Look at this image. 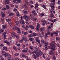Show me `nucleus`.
Masks as SVG:
<instances>
[{"label": "nucleus", "mask_w": 60, "mask_h": 60, "mask_svg": "<svg viewBox=\"0 0 60 60\" xmlns=\"http://www.w3.org/2000/svg\"><path fill=\"white\" fill-rule=\"evenodd\" d=\"M42 54L43 53L41 52V51L40 50H39V51L38 52V54H37V56L39 57V56H41Z\"/></svg>", "instance_id": "3"}, {"label": "nucleus", "mask_w": 60, "mask_h": 60, "mask_svg": "<svg viewBox=\"0 0 60 60\" xmlns=\"http://www.w3.org/2000/svg\"><path fill=\"white\" fill-rule=\"evenodd\" d=\"M34 52L35 54H36L37 55H37L38 54V52H37L36 51H34Z\"/></svg>", "instance_id": "43"}, {"label": "nucleus", "mask_w": 60, "mask_h": 60, "mask_svg": "<svg viewBox=\"0 0 60 60\" xmlns=\"http://www.w3.org/2000/svg\"><path fill=\"white\" fill-rule=\"evenodd\" d=\"M53 34H54V32H53L52 33H51V36H52V37H53Z\"/></svg>", "instance_id": "63"}, {"label": "nucleus", "mask_w": 60, "mask_h": 60, "mask_svg": "<svg viewBox=\"0 0 60 60\" xmlns=\"http://www.w3.org/2000/svg\"><path fill=\"white\" fill-rule=\"evenodd\" d=\"M56 41H59L60 40V39L59 38L57 37H56Z\"/></svg>", "instance_id": "42"}, {"label": "nucleus", "mask_w": 60, "mask_h": 60, "mask_svg": "<svg viewBox=\"0 0 60 60\" xmlns=\"http://www.w3.org/2000/svg\"><path fill=\"white\" fill-rule=\"evenodd\" d=\"M56 21V19H54V20H52V22H53V23H54Z\"/></svg>", "instance_id": "33"}, {"label": "nucleus", "mask_w": 60, "mask_h": 60, "mask_svg": "<svg viewBox=\"0 0 60 60\" xmlns=\"http://www.w3.org/2000/svg\"><path fill=\"white\" fill-rule=\"evenodd\" d=\"M50 49H52L51 51H55V47H51L50 48Z\"/></svg>", "instance_id": "19"}, {"label": "nucleus", "mask_w": 60, "mask_h": 60, "mask_svg": "<svg viewBox=\"0 0 60 60\" xmlns=\"http://www.w3.org/2000/svg\"><path fill=\"white\" fill-rule=\"evenodd\" d=\"M24 13H25V14H27V13H28V12L26 11H25Z\"/></svg>", "instance_id": "48"}, {"label": "nucleus", "mask_w": 60, "mask_h": 60, "mask_svg": "<svg viewBox=\"0 0 60 60\" xmlns=\"http://www.w3.org/2000/svg\"><path fill=\"white\" fill-rule=\"evenodd\" d=\"M3 49L4 50H6L7 49V48L6 47H4L3 48Z\"/></svg>", "instance_id": "25"}, {"label": "nucleus", "mask_w": 60, "mask_h": 60, "mask_svg": "<svg viewBox=\"0 0 60 60\" xmlns=\"http://www.w3.org/2000/svg\"><path fill=\"white\" fill-rule=\"evenodd\" d=\"M30 27L32 29H34V26H33V25H30Z\"/></svg>", "instance_id": "21"}, {"label": "nucleus", "mask_w": 60, "mask_h": 60, "mask_svg": "<svg viewBox=\"0 0 60 60\" xmlns=\"http://www.w3.org/2000/svg\"><path fill=\"white\" fill-rule=\"evenodd\" d=\"M9 16L11 17V16H13L14 15V14L13 13H11L10 14H9Z\"/></svg>", "instance_id": "28"}, {"label": "nucleus", "mask_w": 60, "mask_h": 60, "mask_svg": "<svg viewBox=\"0 0 60 60\" xmlns=\"http://www.w3.org/2000/svg\"><path fill=\"white\" fill-rule=\"evenodd\" d=\"M6 8L7 9H8V10L10 9V7L9 6V5H6Z\"/></svg>", "instance_id": "26"}, {"label": "nucleus", "mask_w": 60, "mask_h": 60, "mask_svg": "<svg viewBox=\"0 0 60 60\" xmlns=\"http://www.w3.org/2000/svg\"><path fill=\"white\" fill-rule=\"evenodd\" d=\"M41 32L42 34H44V33L43 32V31H41Z\"/></svg>", "instance_id": "60"}, {"label": "nucleus", "mask_w": 60, "mask_h": 60, "mask_svg": "<svg viewBox=\"0 0 60 60\" xmlns=\"http://www.w3.org/2000/svg\"><path fill=\"white\" fill-rule=\"evenodd\" d=\"M19 59V58L17 57L15 59V60H21V59Z\"/></svg>", "instance_id": "49"}, {"label": "nucleus", "mask_w": 60, "mask_h": 60, "mask_svg": "<svg viewBox=\"0 0 60 60\" xmlns=\"http://www.w3.org/2000/svg\"><path fill=\"white\" fill-rule=\"evenodd\" d=\"M4 43H6L8 44H9V42L8 41L5 40H4Z\"/></svg>", "instance_id": "17"}, {"label": "nucleus", "mask_w": 60, "mask_h": 60, "mask_svg": "<svg viewBox=\"0 0 60 60\" xmlns=\"http://www.w3.org/2000/svg\"><path fill=\"white\" fill-rule=\"evenodd\" d=\"M17 45L18 47H19V46H20V44H17Z\"/></svg>", "instance_id": "61"}, {"label": "nucleus", "mask_w": 60, "mask_h": 60, "mask_svg": "<svg viewBox=\"0 0 60 60\" xmlns=\"http://www.w3.org/2000/svg\"><path fill=\"white\" fill-rule=\"evenodd\" d=\"M1 14L2 15L1 16L2 18H4L5 16V14L4 13H3V12L1 13Z\"/></svg>", "instance_id": "14"}, {"label": "nucleus", "mask_w": 60, "mask_h": 60, "mask_svg": "<svg viewBox=\"0 0 60 60\" xmlns=\"http://www.w3.org/2000/svg\"><path fill=\"white\" fill-rule=\"evenodd\" d=\"M17 9L15 8L14 9L13 11H17Z\"/></svg>", "instance_id": "64"}, {"label": "nucleus", "mask_w": 60, "mask_h": 60, "mask_svg": "<svg viewBox=\"0 0 60 60\" xmlns=\"http://www.w3.org/2000/svg\"><path fill=\"white\" fill-rule=\"evenodd\" d=\"M36 28L37 30H38V31H39V27H38V26H37L36 27Z\"/></svg>", "instance_id": "53"}, {"label": "nucleus", "mask_w": 60, "mask_h": 60, "mask_svg": "<svg viewBox=\"0 0 60 60\" xmlns=\"http://www.w3.org/2000/svg\"><path fill=\"white\" fill-rule=\"evenodd\" d=\"M11 36H12V37L13 38H15V37H16V38H17L18 39V38H19V37L18 36L15 35L14 33H13L11 34Z\"/></svg>", "instance_id": "4"}, {"label": "nucleus", "mask_w": 60, "mask_h": 60, "mask_svg": "<svg viewBox=\"0 0 60 60\" xmlns=\"http://www.w3.org/2000/svg\"><path fill=\"white\" fill-rule=\"evenodd\" d=\"M36 41L37 42H38V43H40L41 41H40L38 40H36Z\"/></svg>", "instance_id": "54"}, {"label": "nucleus", "mask_w": 60, "mask_h": 60, "mask_svg": "<svg viewBox=\"0 0 60 60\" xmlns=\"http://www.w3.org/2000/svg\"><path fill=\"white\" fill-rule=\"evenodd\" d=\"M32 34L33 36H36L37 35L35 33H33Z\"/></svg>", "instance_id": "31"}, {"label": "nucleus", "mask_w": 60, "mask_h": 60, "mask_svg": "<svg viewBox=\"0 0 60 60\" xmlns=\"http://www.w3.org/2000/svg\"><path fill=\"white\" fill-rule=\"evenodd\" d=\"M17 1L16 2L17 3H21V0H17Z\"/></svg>", "instance_id": "36"}, {"label": "nucleus", "mask_w": 60, "mask_h": 60, "mask_svg": "<svg viewBox=\"0 0 60 60\" xmlns=\"http://www.w3.org/2000/svg\"><path fill=\"white\" fill-rule=\"evenodd\" d=\"M20 18L21 19L19 21L20 24H21V25H23L25 24V22H24V20L22 19H23V17H22V16H21Z\"/></svg>", "instance_id": "1"}, {"label": "nucleus", "mask_w": 60, "mask_h": 60, "mask_svg": "<svg viewBox=\"0 0 60 60\" xmlns=\"http://www.w3.org/2000/svg\"><path fill=\"white\" fill-rule=\"evenodd\" d=\"M51 2L52 3H55V0H52L51 1Z\"/></svg>", "instance_id": "57"}, {"label": "nucleus", "mask_w": 60, "mask_h": 60, "mask_svg": "<svg viewBox=\"0 0 60 60\" xmlns=\"http://www.w3.org/2000/svg\"><path fill=\"white\" fill-rule=\"evenodd\" d=\"M29 40L30 41H33V40H34V38H29Z\"/></svg>", "instance_id": "37"}, {"label": "nucleus", "mask_w": 60, "mask_h": 60, "mask_svg": "<svg viewBox=\"0 0 60 60\" xmlns=\"http://www.w3.org/2000/svg\"><path fill=\"white\" fill-rule=\"evenodd\" d=\"M16 30H17V33H18L19 34H21V32H20V29L17 27Z\"/></svg>", "instance_id": "11"}, {"label": "nucleus", "mask_w": 60, "mask_h": 60, "mask_svg": "<svg viewBox=\"0 0 60 60\" xmlns=\"http://www.w3.org/2000/svg\"><path fill=\"white\" fill-rule=\"evenodd\" d=\"M55 44H56V43L55 42H54L53 43V44H52V43H50V46H49V48H50L51 47H54L55 46Z\"/></svg>", "instance_id": "5"}, {"label": "nucleus", "mask_w": 60, "mask_h": 60, "mask_svg": "<svg viewBox=\"0 0 60 60\" xmlns=\"http://www.w3.org/2000/svg\"><path fill=\"white\" fill-rule=\"evenodd\" d=\"M38 35L40 37V38H41V39L43 37V36H42L40 34H39Z\"/></svg>", "instance_id": "32"}, {"label": "nucleus", "mask_w": 60, "mask_h": 60, "mask_svg": "<svg viewBox=\"0 0 60 60\" xmlns=\"http://www.w3.org/2000/svg\"><path fill=\"white\" fill-rule=\"evenodd\" d=\"M8 57L9 58V59H11V56L10 55V54H8Z\"/></svg>", "instance_id": "23"}, {"label": "nucleus", "mask_w": 60, "mask_h": 60, "mask_svg": "<svg viewBox=\"0 0 60 60\" xmlns=\"http://www.w3.org/2000/svg\"><path fill=\"white\" fill-rule=\"evenodd\" d=\"M28 33V32H25L24 33V35H26L27 34V33Z\"/></svg>", "instance_id": "45"}, {"label": "nucleus", "mask_w": 60, "mask_h": 60, "mask_svg": "<svg viewBox=\"0 0 60 60\" xmlns=\"http://www.w3.org/2000/svg\"><path fill=\"white\" fill-rule=\"evenodd\" d=\"M23 18L24 19H30V17L28 15H24L23 16Z\"/></svg>", "instance_id": "6"}, {"label": "nucleus", "mask_w": 60, "mask_h": 60, "mask_svg": "<svg viewBox=\"0 0 60 60\" xmlns=\"http://www.w3.org/2000/svg\"><path fill=\"white\" fill-rule=\"evenodd\" d=\"M9 25L10 26H11V25H12V23H11V22H9L8 23Z\"/></svg>", "instance_id": "55"}, {"label": "nucleus", "mask_w": 60, "mask_h": 60, "mask_svg": "<svg viewBox=\"0 0 60 60\" xmlns=\"http://www.w3.org/2000/svg\"><path fill=\"white\" fill-rule=\"evenodd\" d=\"M41 6L42 7H43V8L44 9H46V7H45V6H44V5H42Z\"/></svg>", "instance_id": "47"}, {"label": "nucleus", "mask_w": 60, "mask_h": 60, "mask_svg": "<svg viewBox=\"0 0 60 60\" xmlns=\"http://www.w3.org/2000/svg\"><path fill=\"white\" fill-rule=\"evenodd\" d=\"M44 29V28H41L40 29V31H43V30Z\"/></svg>", "instance_id": "39"}, {"label": "nucleus", "mask_w": 60, "mask_h": 60, "mask_svg": "<svg viewBox=\"0 0 60 60\" xmlns=\"http://www.w3.org/2000/svg\"><path fill=\"white\" fill-rule=\"evenodd\" d=\"M36 20H37V19L36 18H34V19L33 21L34 22Z\"/></svg>", "instance_id": "62"}, {"label": "nucleus", "mask_w": 60, "mask_h": 60, "mask_svg": "<svg viewBox=\"0 0 60 60\" xmlns=\"http://www.w3.org/2000/svg\"><path fill=\"white\" fill-rule=\"evenodd\" d=\"M19 53H17L15 54V56H19Z\"/></svg>", "instance_id": "34"}, {"label": "nucleus", "mask_w": 60, "mask_h": 60, "mask_svg": "<svg viewBox=\"0 0 60 60\" xmlns=\"http://www.w3.org/2000/svg\"><path fill=\"white\" fill-rule=\"evenodd\" d=\"M30 3L31 4H33V2L32 0L30 1Z\"/></svg>", "instance_id": "58"}, {"label": "nucleus", "mask_w": 60, "mask_h": 60, "mask_svg": "<svg viewBox=\"0 0 60 60\" xmlns=\"http://www.w3.org/2000/svg\"><path fill=\"white\" fill-rule=\"evenodd\" d=\"M35 49L36 51H39L40 50L37 47H35Z\"/></svg>", "instance_id": "27"}, {"label": "nucleus", "mask_w": 60, "mask_h": 60, "mask_svg": "<svg viewBox=\"0 0 60 60\" xmlns=\"http://www.w3.org/2000/svg\"><path fill=\"white\" fill-rule=\"evenodd\" d=\"M4 3L5 4H9L10 3V2L9 1V0H6Z\"/></svg>", "instance_id": "12"}, {"label": "nucleus", "mask_w": 60, "mask_h": 60, "mask_svg": "<svg viewBox=\"0 0 60 60\" xmlns=\"http://www.w3.org/2000/svg\"><path fill=\"white\" fill-rule=\"evenodd\" d=\"M4 46V45L3 44H1L0 45V47L2 48V47Z\"/></svg>", "instance_id": "41"}, {"label": "nucleus", "mask_w": 60, "mask_h": 60, "mask_svg": "<svg viewBox=\"0 0 60 60\" xmlns=\"http://www.w3.org/2000/svg\"><path fill=\"white\" fill-rule=\"evenodd\" d=\"M50 34V32H49V31H48L47 33L45 34V36L46 37V36L49 35Z\"/></svg>", "instance_id": "18"}, {"label": "nucleus", "mask_w": 60, "mask_h": 60, "mask_svg": "<svg viewBox=\"0 0 60 60\" xmlns=\"http://www.w3.org/2000/svg\"><path fill=\"white\" fill-rule=\"evenodd\" d=\"M24 7L26 9H27V6L26 4V3H24Z\"/></svg>", "instance_id": "24"}, {"label": "nucleus", "mask_w": 60, "mask_h": 60, "mask_svg": "<svg viewBox=\"0 0 60 60\" xmlns=\"http://www.w3.org/2000/svg\"><path fill=\"white\" fill-rule=\"evenodd\" d=\"M54 5H53L51 7V8H52V9H53L54 8Z\"/></svg>", "instance_id": "56"}, {"label": "nucleus", "mask_w": 60, "mask_h": 60, "mask_svg": "<svg viewBox=\"0 0 60 60\" xmlns=\"http://www.w3.org/2000/svg\"><path fill=\"white\" fill-rule=\"evenodd\" d=\"M28 36L29 37H33V35L32 34H30V35H28Z\"/></svg>", "instance_id": "35"}, {"label": "nucleus", "mask_w": 60, "mask_h": 60, "mask_svg": "<svg viewBox=\"0 0 60 60\" xmlns=\"http://www.w3.org/2000/svg\"><path fill=\"white\" fill-rule=\"evenodd\" d=\"M25 40L26 41H27L28 39H27L26 37V36H23L22 37V39H21V40L22 41H23L24 40Z\"/></svg>", "instance_id": "2"}, {"label": "nucleus", "mask_w": 60, "mask_h": 60, "mask_svg": "<svg viewBox=\"0 0 60 60\" xmlns=\"http://www.w3.org/2000/svg\"><path fill=\"white\" fill-rule=\"evenodd\" d=\"M30 48L31 49V50H33V47H32V46H30Z\"/></svg>", "instance_id": "51"}, {"label": "nucleus", "mask_w": 60, "mask_h": 60, "mask_svg": "<svg viewBox=\"0 0 60 60\" xmlns=\"http://www.w3.org/2000/svg\"><path fill=\"white\" fill-rule=\"evenodd\" d=\"M2 10H3V11H5V10H6V8H2Z\"/></svg>", "instance_id": "59"}, {"label": "nucleus", "mask_w": 60, "mask_h": 60, "mask_svg": "<svg viewBox=\"0 0 60 60\" xmlns=\"http://www.w3.org/2000/svg\"><path fill=\"white\" fill-rule=\"evenodd\" d=\"M31 13H32L34 16H36L37 14L36 12L34 10L32 11L31 12Z\"/></svg>", "instance_id": "9"}, {"label": "nucleus", "mask_w": 60, "mask_h": 60, "mask_svg": "<svg viewBox=\"0 0 60 60\" xmlns=\"http://www.w3.org/2000/svg\"><path fill=\"white\" fill-rule=\"evenodd\" d=\"M52 27H53V25L49 26H48V28L49 29H50Z\"/></svg>", "instance_id": "29"}, {"label": "nucleus", "mask_w": 60, "mask_h": 60, "mask_svg": "<svg viewBox=\"0 0 60 60\" xmlns=\"http://www.w3.org/2000/svg\"><path fill=\"white\" fill-rule=\"evenodd\" d=\"M22 56V57H24L26 58V60H28L29 58L28 57L26 56H25V55H24L23 54H21Z\"/></svg>", "instance_id": "7"}, {"label": "nucleus", "mask_w": 60, "mask_h": 60, "mask_svg": "<svg viewBox=\"0 0 60 60\" xmlns=\"http://www.w3.org/2000/svg\"><path fill=\"white\" fill-rule=\"evenodd\" d=\"M49 21H51V22H52V19H47Z\"/></svg>", "instance_id": "38"}, {"label": "nucleus", "mask_w": 60, "mask_h": 60, "mask_svg": "<svg viewBox=\"0 0 60 60\" xmlns=\"http://www.w3.org/2000/svg\"><path fill=\"white\" fill-rule=\"evenodd\" d=\"M42 46V44H41V43L39 44V47H41Z\"/></svg>", "instance_id": "50"}, {"label": "nucleus", "mask_w": 60, "mask_h": 60, "mask_svg": "<svg viewBox=\"0 0 60 60\" xmlns=\"http://www.w3.org/2000/svg\"><path fill=\"white\" fill-rule=\"evenodd\" d=\"M33 57L34 58V59H36L37 58V56H36L35 54H34L32 55Z\"/></svg>", "instance_id": "22"}, {"label": "nucleus", "mask_w": 60, "mask_h": 60, "mask_svg": "<svg viewBox=\"0 0 60 60\" xmlns=\"http://www.w3.org/2000/svg\"><path fill=\"white\" fill-rule=\"evenodd\" d=\"M3 54L5 57H7L8 56V54L5 52H4Z\"/></svg>", "instance_id": "16"}, {"label": "nucleus", "mask_w": 60, "mask_h": 60, "mask_svg": "<svg viewBox=\"0 0 60 60\" xmlns=\"http://www.w3.org/2000/svg\"><path fill=\"white\" fill-rule=\"evenodd\" d=\"M53 52V51H51V50L49 52V53L51 55H52L53 56H55V54L54 53V52Z\"/></svg>", "instance_id": "13"}, {"label": "nucleus", "mask_w": 60, "mask_h": 60, "mask_svg": "<svg viewBox=\"0 0 60 60\" xmlns=\"http://www.w3.org/2000/svg\"><path fill=\"white\" fill-rule=\"evenodd\" d=\"M52 59L54 60H56V56H53L52 57Z\"/></svg>", "instance_id": "52"}, {"label": "nucleus", "mask_w": 60, "mask_h": 60, "mask_svg": "<svg viewBox=\"0 0 60 60\" xmlns=\"http://www.w3.org/2000/svg\"><path fill=\"white\" fill-rule=\"evenodd\" d=\"M38 4L37 3L35 5V7L36 8H37L38 7Z\"/></svg>", "instance_id": "44"}, {"label": "nucleus", "mask_w": 60, "mask_h": 60, "mask_svg": "<svg viewBox=\"0 0 60 60\" xmlns=\"http://www.w3.org/2000/svg\"><path fill=\"white\" fill-rule=\"evenodd\" d=\"M7 33L6 32L3 33L2 34V35L3 36L4 35L3 37L4 38L6 39L5 38L6 37V35H5L6 34H7Z\"/></svg>", "instance_id": "10"}, {"label": "nucleus", "mask_w": 60, "mask_h": 60, "mask_svg": "<svg viewBox=\"0 0 60 60\" xmlns=\"http://www.w3.org/2000/svg\"><path fill=\"white\" fill-rule=\"evenodd\" d=\"M53 33H54V34H55V35H56V36H57L58 35V31H56V32H55Z\"/></svg>", "instance_id": "20"}, {"label": "nucleus", "mask_w": 60, "mask_h": 60, "mask_svg": "<svg viewBox=\"0 0 60 60\" xmlns=\"http://www.w3.org/2000/svg\"><path fill=\"white\" fill-rule=\"evenodd\" d=\"M6 21H7V22H9L11 21V20H10V19H6Z\"/></svg>", "instance_id": "40"}, {"label": "nucleus", "mask_w": 60, "mask_h": 60, "mask_svg": "<svg viewBox=\"0 0 60 60\" xmlns=\"http://www.w3.org/2000/svg\"><path fill=\"white\" fill-rule=\"evenodd\" d=\"M2 28L3 29H5V28H7V26L5 25H2Z\"/></svg>", "instance_id": "15"}, {"label": "nucleus", "mask_w": 60, "mask_h": 60, "mask_svg": "<svg viewBox=\"0 0 60 60\" xmlns=\"http://www.w3.org/2000/svg\"><path fill=\"white\" fill-rule=\"evenodd\" d=\"M41 42H42L44 43H45V44H46V43H45V41H44L43 39H41Z\"/></svg>", "instance_id": "30"}, {"label": "nucleus", "mask_w": 60, "mask_h": 60, "mask_svg": "<svg viewBox=\"0 0 60 60\" xmlns=\"http://www.w3.org/2000/svg\"><path fill=\"white\" fill-rule=\"evenodd\" d=\"M17 28H18V27H14L13 29L14 30H15H15H17Z\"/></svg>", "instance_id": "46"}, {"label": "nucleus", "mask_w": 60, "mask_h": 60, "mask_svg": "<svg viewBox=\"0 0 60 60\" xmlns=\"http://www.w3.org/2000/svg\"><path fill=\"white\" fill-rule=\"evenodd\" d=\"M25 49H26V50L25 49H23V50H22V51L23 52H24L25 53H26L27 52H28V48H25Z\"/></svg>", "instance_id": "8"}]
</instances>
